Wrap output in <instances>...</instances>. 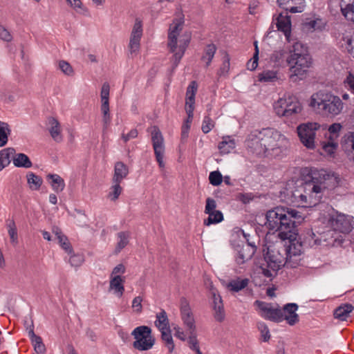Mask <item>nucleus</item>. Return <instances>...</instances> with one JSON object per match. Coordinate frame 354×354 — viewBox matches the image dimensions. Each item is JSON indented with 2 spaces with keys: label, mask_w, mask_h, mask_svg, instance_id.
<instances>
[{
  "label": "nucleus",
  "mask_w": 354,
  "mask_h": 354,
  "mask_svg": "<svg viewBox=\"0 0 354 354\" xmlns=\"http://www.w3.org/2000/svg\"><path fill=\"white\" fill-rule=\"evenodd\" d=\"M245 142L247 147L253 153L269 158L284 157L290 145V139L274 128L252 132Z\"/></svg>",
  "instance_id": "1"
},
{
  "label": "nucleus",
  "mask_w": 354,
  "mask_h": 354,
  "mask_svg": "<svg viewBox=\"0 0 354 354\" xmlns=\"http://www.w3.org/2000/svg\"><path fill=\"white\" fill-rule=\"evenodd\" d=\"M266 227L273 231H281L278 236L282 239H290V232L297 225H300L304 217L299 211L285 207H277L267 212L266 214Z\"/></svg>",
  "instance_id": "2"
},
{
  "label": "nucleus",
  "mask_w": 354,
  "mask_h": 354,
  "mask_svg": "<svg viewBox=\"0 0 354 354\" xmlns=\"http://www.w3.org/2000/svg\"><path fill=\"white\" fill-rule=\"evenodd\" d=\"M312 180L303 183L304 207H311L319 203L324 189L336 187L339 178L333 172L324 169L314 170L311 173Z\"/></svg>",
  "instance_id": "3"
},
{
  "label": "nucleus",
  "mask_w": 354,
  "mask_h": 354,
  "mask_svg": "<svg viewBox=\"0 0 354 354\" xmlns=\"http://www.w3.org/2000/svg\"><path fill=\"white\" fill-rule=\"evenodd\" d=\"M184 20L175 19L168 30L167 48L172 53L171 62L173 67H176L183 57L191 41V34L183 30Z\"/></svg>",
  "instance_id": "4"
},
{
  "label": "nucleus",
  "mask_w": 354,
  "mask_h": 354,
  "mask_svg": "<svg viewBox=\"0 0 354 354\" xmlns=\"http://www.w3.org/2000/svg\"><path fill=\"white\" fill-rule=\"evenodd\" d=\"M309 106L320 114L330 118H335L343 114L346 104L341 97L331 91H319L313 93Z\"/></svg>",
  "instance_id": "5"
},
{
  "label": "nucleus",
  "mask_w": 354,
  "mask_h": 354,
  "mask_svg": "<svg viewBox=\"0 0 354 354\" xmlns=\"http://www.w3.org/2000/svg\"><path fill=\"white\" fill-rule=\"evenodd\" d=\"M299 47L301 45L296 44L293 46V52L286 59L290 66L289 78L293 82L304 80L312 64L310 55L305 52H298Z\"/></svg>",
  "instance_id": "6"
},
{
  "label": "nucleus",
  "mask_w": 354,
  "mask_h": 354,
  "mask_svg": "<svg viewBox=\"0 0 354 354\" xmlns=\"http://www.w3.org/2000/svg\"><path fill=\"white\" fill-rule=\"evenodd\" d=\"M267 249L268 251L264 257L266 266H260L259 272L268 278H272L277 272L286 265V248L280 244L270 245Z\"/></svg>",
  "instance_id": "7"
},
{
  "label": "nucleus",
  "mask_w": 354,
  "mask_h": 354,
  "mask_svg": "<svg viewBox=\"0 0 354 354\" xmlns=\"http://www.w3.org/2000/svg\"><path fill=\"white\" fill-rule=\"evenodd\" d=\"M273 110L274 113L280 118L293 120L301 113L303 106L296 97L284 96L274 102Z\"/></svg>",
  "instance_id": "8"
},
{
  "label": "nucleus",
  "mask_w": 354,
  "mask_h": 354,
  "mask_svg": "<svg viewBox=\"0 0 354 354\" xmlns=\"http://www.w3.org/2000/svg\"><path fill=\"white\" fill-rule=\"evenodd\" d=\"M131 335L134 338L133 347L139 351H145L151 349L156 342L152 335V330L147 326H140L133 329Z\"/></svg>",
  "instance_id": "9"
},
{
  "label": "nucleus",
  "mask_w": 354,
  "mask_h": 354,
  "mask_svg": "<svg viewBox=\"0 0 354 354\" xmlns=\"http://www.w3.org/2000/svg\"><path fill=\"white\" fill-rule=\"evenodd\" d=\"M180 318L188 335V339L197 337V328L194 313L189 302L185 298L180 299Z\"/></svg>",
  "instance_id": "10"
},
{
  "label": "nucleus",
  "mask_w": 354,
  "mask_h": 354,
  "mask_svg": "<svg viewBox=\"0 0 354 354\" xmlns=\"http://www.w3.org/2000/svg\"><path fill=\"white\" fill-rule=\"evenodd\" d=\"M320 128L317 122H306L299 124L297 132L301 142L308 149L315 148L316 131Z\"/></svg>",
  "instance_id": "11"
},
{
  "label": "nucleus",
  "mask_w": 354,
  "mask_h": 354,
  "mask_svg": "<svg viewBox=\"0 0 354 354\" xmlns=\"http://www.w3.org/2000/svg\"><path fill=\"white\" fill-rule=\"evenodd\" d=\"M151 142L156 161L160 168L165 167L164 157L165 153V145L163 136L156 126L151 129Z\"/></svg>",
  "instance_id": "12"
},
{
  "label": "nucleus",
  "mask_w": 354,
  "mask_h": 354,
  "mask_svg": "<svg viewBox=\"0 0 354 354\" xmlns=\"http://www.w3.org/2000/svg\"><path fill=\"white\" fill-rule=\"evenodd\" d=\"M329 223L334 231L348 233L353 229V217L348 215L342 214L334 215L329 219Z\"/></svg>",
  "instance_id": "13"
},
{
  "label": "nucleus",
  "mask_w": 354,
  "mask_h": 354,
  "mask_svg": "<svg viewBox=\"0 0 354 354\" xmlns=\"http://www.w3.org/2000/svg\"><path fill=\"white\" fill-rule=\"evenodd\" d=\"M255 305L259 310V314L264 319H270L276 322L283 321V313L281 310L273 308L271 304L261 301H256Z\"/></svg>",
  "instance_id": "14"
},
{
  "label": "nucleus",
  "mask_w": 354,
  "mask_h": 354,
  "mask_svg": "<svg viewBox=\"0 0 354 354\" xmlns=\"http://www.w3.org/2000/svg\"><path fill=\"white\" fill-rule=\"evenodd\" d=\"M142 21L140 19H136L131 30L129 44V48L131 54L138 52L140 46V39L142 36Z\"/></svg>",
  "instance_id": "15"
},
{
  "label": "nucleus",
  "mask_w": 354,
  "mask_h": 354,
  "mask_svg": "<svg viewBox=\"0 0 354 354\" xmlns=\"http://www.w3.org/2000/svg\"><path fill=\"white\" fill-rule=\"evenodd\" d=\"M211 298L214 317L217 322H221L224 320L225 316L222 298L216 290H212Z\"/></svg>",
  "instance_id": "16"
},
{
  "label": "nucleus",
  "mask_w": 354,
  "mask_h": 354,
  "mask_svg": "<svg viewBox=\"0 0 354 354\" xmlns=\"http://www.w3.org/2000/svg\"><path fill=\"white\" fill-rule=\"evenodd\" d=\"M197 89L198 85L195 81L192 82L187 88L185 109L187 116L189 117H194L195 96Z\"/></svg>",
  "instance_id": "17"
},
{
  "label": "nucleus",
  "mask_w": 354,
  "mask_h": 354,
  "mask_svg": "<svg viewBox=\"0 0 354 354\" xmlns=\"http://www.w3.org/2000/svg\"><path fill=\"white\" fill-rule=\"evenodd\" d=\"M304 192L303 184L294 189H288L286 202L295 206L304 207V198L306 197Z\"/></svg>",
  "instance_id": "18"
},
{
  "label": "nucleus",
  "mask_w": 354,
  "mask_h": 354,
  "mask_svg": "<svg viewBox=\"0 0 354 354\" xmlns=\"http://www.w3.org/2000/svg\"><path fill=\"white\" fill-rule=\"evenodd\" d=\"M244 237L246 239L248 244L247 245L243 246L241 250L239 251L238 256L236 259V261L238 264H243L250 260L254 254L255 253L256 248L255 245H252L249 242V239H248V235L242 232Z\"/></svg>",
  "instance_id": "19"
},
{
  "label": "nucleus",
  "mask_w": 354,
  "mask_h": 354,
  "mask_svg": "<svg viewBox=\"0 0 354 354\" xmlns=\"http://www.w3.org/2000/svg\"><path fill=\"white\" fill-rule=\"evenodd\" d=\"M298 306L296 304H288L284 306L283 310V320H286L287 323L293 326L299 322V315L297 313Z\"/></svg>",
  "instance_id": "20"
},
{
  "label": "nucleus",
  "mask_w": 354,
  "mask_h": 354,
  "mask_svg": "<svg viewBox=\"0 0 354 354\" xmlns=\"http://www.w3.org/2000/svg\"><path fill=\"white\" fill-rule=\"evenodd\" d=\"M279 6L291 13L302 12L304 10V0H277Z\"/></svg>",
  "instance_id": "21"
},
{
  "label": "nucleus",
  "mask_w": 354,
  "mask_h": 354,
  "mask_svg": "<svg viewBox=\"0 0 354 354\" xmlns=\"http://www.w3.org/2000/svg\"><path fill=\"white\" fill-rule=\"evenodd\" d=\"M48 130L54 141L57 142L62 141V126L56 118L50 117L48 119Z\"/></svg>",
  "instance_id": "22"
},
{
  "label": "nucleus",
  "mask_w": 354,
  "mask_h": 354,
  "mask_svg": "<svg viewBox=\"0 0 354 354\" xmlns=\"http://www.w3.org/2000/svg\"><path fill=\"white\" fill-rule=\"evenodd\" d=\"M342 149L348 159L354 164V133L345 137Z\"/></svg>",
  "instance_id": "23"
},
{
  "label": "nucleus",
  "mask_w": 354,
  "mask_h": 354,
  "mask_svg": "<svg viewBox=\"0 0 354 354\" xmlns=\"http://www.w3.org/2000/svg\"><path fill=\"white\" fill-rule=\"evenodd\" d=\"M277 27L278 30L284 33L286 38H288L290 35L291 29L290 17L287 14L286 15H283V14L279 15L277 17Z\"/></svg>",
  "instance_id": "24"
},
{
  "label": "nucleus",
  "mask_w": 354,
  "mask_h": 354,
  "mask_svg": "<svg viewBox=\"0 0 354 354\" xmlns=\"http://www.w3.org/2000/svg\"><path fill=\"white\" fill-rule=\"evenodd\" d=\"M340 9L343 16L354 23V0H342Z\"/></svg>",
  "instance_id": "25"
},
{
  "label": "nucleus",
  "mask_w": 354,
  "mask_h": 354,
  "mask_svg": "<svg viewBox=\"0 0 354 354\" xmlns=\"http://www.w3.org/2000/svg\"><path fill=\"white\" fill-rule=\"evenodd\" d=\"M128 167L122 162H117L115 164L112 181L122 183V181L128 176Z\"/></svg>",
  "instance_id": "26"
},
{
  "label": "nucleus",
  "mask_w": 354,
  "mask_h": 354,
  "mask_svg": "<svg viewBox=\"0 0 354 354\" xmlns=\"http://www.w3.org/2000/svg\"><path fill=\"white\" fill-rule=\"evenodd\" d=\"M279 80V72L276 70L266 69L257 75V80L261 83L274 82Z\"/></svg>",
  "instance_id": "27"
},
{
  "label": "nucleus",
  "mask_w": 354,
  "mask_h": 354,
  "mask_svg": "<svg viewBox=\"0 0 354 354\" xmlns=\"http://www.w3.org/2000/svg\"><path fill=\"white\" fill-rule=\"evenodd\" d=\"M47 179L55 192L59 193L64 190L65 183L61 176L57 174H48Z\"/></svg>",
  "instance_id": "28"
},
{
  "label": "nucleus",
  "mask_w": 354,
  "mask_h": 354,
  "mask_svg": "<svg viewBox=\"0 0 354 354\" xmlns=\"http://www.w3.org/2000/svg\"><path fill=\"white\" fill-rule=\"evenodd\" d=\"M218 147L221 153L227 154L235 149L236 142L234 139L230 136L223 137Z\"/></svg>",
  "instance_id": "29"
},
{
  "label": "nucleus",
  "mask_w": 354,
  "mask_h": 354,
  "mask_svg": "<svg viewBox=\"0 0 354 354\" xmlns=\"http://www.w3.org/2000/svg\"><path fill=\"white\" fill-rule=\"evenodd\" d=\"M156 318L155 326L160 332L170 328L169 319L167 317V313L164 310H162L160 313H157Z\"/></svg>",
  "instance_id": "30"
},
{
  "label": "nucleus",
  "mask_w": 354,
  "mask_h": 354,
  "mask_svg": "<svg viewBox=\"0 0 354 354\" xmlns=\"http://www.w3.org/2000/svg\"><path fill=\"white\" fill-rule=\"evenodd\" d=\"M15 150L13 148H5L0 151V171L7 167L14 156Z\"/></svg>",
  "instance_id": "31"
},
{
  "label": "nucleus",
  "mask_w": 354,
  "mask_h": 354,
  "mask_svg": "<svg viewBox=\"0 0 354 354\" xmlns=\"http://www.w3.org/2000/svg\"><path fill=\"white\" fill-rule=\"evenodd\" d=\"M353 309L354 307L351 304H344L335 309L334 312V317L341 321H344Z\"/></svg>",
  "instance_id": "32"
},
{
  "label": "nucleus",
  "mask_w": 354,
  "mask_h": 354,
  "mask_svg": "<svg viewBox=\"0 0 354 354\" xmlns=\"http://www.w3.org/2000/svg\"><path fill=\"white\" fill-rule=\"evenodd\" d=\"M316 235L313 233V236L309 241L310 243L313 245H319L322 244V242H329L330 240L333 239V233L330 230L323 232L319 234V236L315 237Z\"/></svg>",
  "instance_id": "33"
},
{
  "label": "nucleus",
  "mask_w": 354,
  "mask_h": 354,
  "mask_svg": "<svg viewBox=\"0 0 354 354\" xmlns=\"http://www.w3.org/2000/svg\"><path fill=\"white\" fill-rule=\"evenodd\" d=\"M124 279H109V290L112 291L117 297H122L124 292Z\"/></svg>",
  "instance_id": "34"
},
{
  "label": "nucleus",
  "mask_w": 354,
  "mask_h": 354,
  "mask_svg": "<svg viewBox=\"0 0 354 354\" xmlns=\"http://www.w3.org/2000/svg\"><path fill=\"white\" fill-rule=\"evenodd\" d=\"M26 178L29 188L33 191L39 190L43 183L42 178L32 172L27 174Z\"/></svg>",
  "instance_id": "35"
},
{
  "label": "nucleus",
  "mask_w": 354,
  "mask_h": 354,
  "mask_svg": "<svg viewBox=\"0 0 354 354\" xmlns=\"http://www.w3.org/2000/svg\"><path fill=\"white\" fill-rule=\"evenodd\" d=\"M129 233L127 232H120L117 234L118 242L115 248V253L118 254L124 248L129 241Z\"/></svg>",
  "instance_id": "36"
},
{
  "label": "nucleus",
  "mask_w": 354,
  "mask_h": 354,
  "mask_svg": "<svg viewBox=\"0 0 354 354\" xmlns=\"http://www.w3.org/2000/svg\"><path fill=\"white\" fill-rule=\"evenodd\" d=\"M67 6L74 10L76 13L80 15H86L88 9L84 6L82 0H65Z\"/></svg>",
  "instance_id": "37"
},
{
  "label": "nucleus",
  "mask_w": 354,
  "mask_h": 354,
  "mask_svg": "<svg viewBox=\"0 0 354 354\" xmlns=\"http://www.w3.org/2000/svg\"><path fill=\"white\" fill-rule=\"evenodd\" d=\"M28 335L34 346L35 351L37 353H44L46 349L45 346L42 342L41 338L35 334L32 328L29 330Z\"/></svg>",
  "instance_id": "38"
},
{
  "label": "nucleus",
  "mask_w": 354,
  "mask_h": 354,
  "mask_svg": "<svg viewBox=\"0 0 354 354\" xmlns=\"http://www.w3.org/2000/svg\"><path fill=\"white\" fill-rule=\"evenodd\" d=\"M126 270L127 268L123 263H118L113 268L109 276V279L126 280V277L124 276Z\"/></svg>",
  "instance_id": "39"
},
{
  "label": "nucleus",
  "mask_w": 354,
  "mask_h": 354,
  "mask_svg": "<svg viewBox=\"0 0 354 354\" xmlns=\"http://www.w3.org/2000/svg\"><path fill=\"white\" fill-rule=\"evenodd\" d=\"M248 284V279H240L237 278L236 279L231 280L227 287L229 290L234 292H239L242 289L245 288Z\"/></svg>",
  "instance_id": "40"
},
{
  "label": "nucleus",
  "mask_w": 354,
  "mask_h": 354,
  "mask_svg": "<svg viewBox=\"0 0 354 354\" xmlns=\"http://www.w3.org/2000/svg\"><path fill=\"white\" fill-rule=\"evenodd\" d=\"M13 163L16 167L30 168L32 162L29 158L24 153H18L13 158Z\"/></svg>",
  "instance_id": "41"
},
{
  "label": "nucleus",
  "mask_w": 354,
  "mask_h": 354,
  "mask_svg": "<svg viewBox=\"0 0 354 354\" xmlns=\"http://www.w3.org/2000/svg\"><path fill=\"white\" fill-rule=\"evenodd\" d=\"M121 183L112 181V185L110 187L109 192L108 194V198L111 201H115L118 199L120 195L122 192V187L120 185Z\"/></svg>",
  "instance_id": "42"
},
{
  "label": "nucleus",
  "mask_w": 354,
  "mask_h": 354,
  "mask_svg": "<svg viewBox=\"0 0 354 354\" xmlns=\"http://www.w3.org/2000/svg\"><path fill=\"white\" fill-rule=\"evenodd\" d=\"M161 338L169 353H172L175 348V344L171 334L170 328L161 331Z\"/></svg>",
  "instance_id": "43"
},
{
  "label": "nucleus",
  "mask_w": 354,
  "mask_h": 354,
  "mask_svg": "<svg viewBox=\"0 0 354 354\" xmlns=\"http://www.w3.org/2000/svg\"><path fill=\"white\" fill-rule=\"evenodd\" d=\"M285 266L287 268H296L300 265V263L302 260V257L297 254L285 253Z\"/></svg>",
  "instance_id": "44"
},
{
  "label": "nucleus",
  "mask_w": 354,
  "mask_h": 354,
  "mask_svg": "<svg viewBox=\"0 0 354 354\" xmlns=\"http://www.w3.org/2000/svg\"><path fill=\"white\" fill-rule=\"evenodd\" d=\"M303 245L301 243L297 240L291 241L290 244L288 245V249H286V253L290 254H297L301 256L303 254Z\"/></svg>",
  "instance_id": "45"
},
{
  "label": "nucleus",
  "mask_w": 354,
  "mask_h": 354,
  "mask_svg": "<svg viewBox=\"0 0 354 354\" xmlns=\"http://www.w3.org/2000/svg\"><path fill=\"white\" fill-rule=\"evenodd\" d=\"M216 51V47L214 44H209L205 47L202 60L206 63L207 66L210 64Z\"/></svg>",
  "instance_id": "46"
},
{
  "label": "nucleus",
  "mask_w": 354,
  "mask_h": 354,
  "mask_svg": "<svg viewBox=\"0 0 354 354\" xmlns=\"http://www.w3.org/2000/svg\"><path fill=\"white\" fill-rule=\"evenodd\" d=\"M209 216L207 219L204 221V225L209 226L212 224L218 223L223 221V216L221 211L216 210L208 213Z\"/></svg>",
  "instance_id": "47"
},
{
  "label": "nucleus",
  "mask_w": 354,
  "mask_h": 354,
  "mask_svg": "<svg viewBox=\"0 0 354 354\" xmlns=\"http://www.w3.org/2000/svg\"><path fill=\"white\" fill-rule=\"evenodd\" d=\"M254 53L252 59H250L247 63V68L250 71L255 70L258 66V61H259V47L258 42L254 41Z\"/></svg>",
  "instance_id": "48"
},
{
  "label": "nucleus",
  "mask_w": 354,
  "mask_h": 354,
  "mask_svg": "<svg viewBox=\"0 0 354 354\" xmlns=\"http://www.w3.org/2000/svg\"><path fill=\"white\" fill-rule=\"evenodd\" d=\"M10 133V130L8 124L6 123H0V147L6 145Z\"/></svg>",
  "instance_id": "49"
},
{
  "label": "nucleus",
  "mask_w": 354,
  "mask_h": 354,
  "mask_svg": "<svg viewBox=\"0 0 354 354\" xmlns=\"http://www.w3.org/2000/svg\"><path fill=\"white\" fill-rule=\"evenodd\" d=\"M8 232L12 243L17 242V230L15 222L14 220H8L6 223Z\"/></svg>",
  "instance_id": "50"
},
{
  "label": "nucleus",
  "mask_w": 354,
  "mask_h": 354,
  "mask_svg": "<svg viewBox=\"0 0 354 354\" xmlns=\"http://www.w3.org/2000/svg\"><path fill=\"white\" fill-rule=\"evenodd\" d=\"M193 117L187 116V118L184 121L182 127H181V141L185 142L188 136L189 131L191 127V124L192 122Z\"/></svg>",
  "instance_id": "51"
},
{
  "label": "nucleus",
  "mask_w": 354,
  "mask_h": 354,
  "mask_svg": "<svg viewBox=\"0 0 354 354\" xmlns=\"http://www.w3.org/2000/svg\"><path fill=\"white\" fill-rule=\"evenodd\" d=\"M55 234L62 248L66 252L71 253L72 252V249L68 239L64 235H63L60 231L57 230L55 232Z\"/></svg>",
  "instance_id": "52"
},
{
  "label": "nucleus",
  "mask_w": 354,
  "mask_h": 354,
  "mask_svg": "<svg viewBox=\"0 0 354 354\" xmlns=\"http://www.w3.org/2000/svg\"><path fill=\"white\" fill-rule=\"evenodd\" d=\"M59 69L67 76H73L75 73L72 66L64 60H59L58 62Z\"/></svg>",
  "instance_id": "53"
},
{
  "label": "nucleus",
  "mask_w": 354,
  "mask_h": 354,
  "mask_svg": "<svg viewBox=\"0 0 354 354\" xmlns=\"http://www.w3.org/2000/svg\"><path fill=\"white\" fill-rule=\"evenodd\" d=\"M322 153L327 156L333 155L338 147V145H335L332 143H328L326 142L322 141L321 142Z\"/></svg>",
  "instance_id": "54"
},
{
  "label": "nucleus",
  "mask_w": 354,
  "mask_h": 354,
  "mask_svg": "<svg viewBox=\"0 0 354 354\" xmlns=\"http://www.w3.org/2000/svg\"><path fill=\"white\" fill-rule=\"evenodd\" d=\"M258 329L260 331L262 339L264 342H268L271 335L268 326L263 322H259L258 323Z\"/></svg>",
  "instance_id": "55"
},
{
  "label": "nucleus",
  "mask_w": 354,
  "mask_h": 354,
  "mask_svg": "<svg viewBox=\"0 0 354 354\" xmlns=\"http://www.w3.org/2000/svg\"><path fill=\"white\" fill-rule=\"evenodd\" d=\"M209 183L214 186H218L221 184L223 176L218 171H212L209 176Z\"/></svg>",
  "instance_id": "56"
},
{
  "label": "nucleus",
  "mask_w": 354,
  "mask_h": 354,
  "mask_svg": "<svg viewBox=\"0 0 354 354\" xmlns=\"http://www.w3.org/2000/svg\"><path fill=\"white\" fill-rule=\"evenodd\" d=\"M110 86L109 83L104 82L101 88L100 99L101 103L109 102Z\"/></svg>",
  "instance_id": "57"
},
{
  "label": "nucleus",
  "mask_w": 354,
  "mask_h": 354,
  "mask_svg": "<svg viewBox=\"0 0 354 354\" xmlns=\"http://www.w3.org/2000/svg\"><path fill=\"white\" fill-rule=\"evenodd\" d=\"M215 126V122L209 116H205L201 127V129L204 133H209Z\"/></svg>",
  "instance_id": "58"
},
{
  "label": "nucleus",
  "mask_w": 354,
  "mask_h": 354,
  "mask_svg": "<svg viewBox=\"0 0 354 354\" xmlns=\"http://www.w3.org/2000/svg\"><path fill=\"white\" fill-rule=\"evenodd\" d=\"M285 54L286 53L283 50H276L272 54L270 59L274 64L279 65L283 62Z\"/></svg>",
  "instance_id": "59"
},
{
  "label": "nucleus",
  "mask_w": 354,
  "mask_h": 354,
  "mask_svg": "<svg viewBox=\"0 0 354 354\" xmlns=\"http://www.w3.org/2000/svg\"><path fill=\"white\" fill-rule=\"evenodd\" d=\"M305 26L308 30H315L322 29V28L323 27V23L322 19H316L310 20L308 22H306L305 24Z\"/></svg>",
  "instance_id": "60"
},
{
  "label": "nucleus",
  "mask_w": 354,
  "mask_h": 354,
  "mask_svg": "<svg viewBox=\"0 0 354 354\" xmlns=\"http://www.w3.org/2000/svg\"><path fill=\"white\" fill-rule=\"evenodd\" d=\"M143 299L140 296L136 297L133 301L131 307L133 308V311L136 314H140L142 311V302Z\"/></svg>",
  "instance_id": "61"
},
{
  "label": "nucleus",
  "mask_w": 354,
  "mask_h": 354,
  "mask_svg": "<svg viewBox=\"0 0 354 354\" xmlns=\"http://www.w3.org/2000/svg\"><path fill=\"white\" fill-rule=\"evenodd\" d=\"M174 335L176 338L179 339L180 340L183 341V342H185V341H187L188 342V335L185 331H184L183 330V328L181 327H180L179 326H176L174 327Z\"/></svg>",
  "instance_id": "62"
},
{
  "label": "nucleus",
  "mask_w": 354,
  "mask_h": 354,
  "mask_svg": "<svg viewBox=\"0 0 354 354\" xmlns=\"http://www.w3.org/2000/svg\"><path fill=\"white\" fill-rule=\"evenodd\" d=\"M174 335L176 338L179 339L180 340L183 341V342H185V341H187L188 342V335L185 331H184L183 330V328L181 327H180L179 326H176L174 327Z\"/></svg>",
  "instance_id": "63"
},
{
  "label": "nucleus",
  "mask_w": 354,
  "mask_h": 354,
  "mask_svg": "<svg viewBox=\"0 0 354 354\" xmlns=\"http://www.w3.org/2000/svg\"><path fill=\"white\" fill-rule=\"evenodd\" d=\"M344 83L349 88L351 91L354 93V75L351 72H348Z\"/></svg>",
  "instance_id": "64"
}]
</instances>
